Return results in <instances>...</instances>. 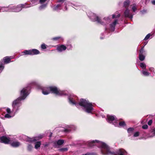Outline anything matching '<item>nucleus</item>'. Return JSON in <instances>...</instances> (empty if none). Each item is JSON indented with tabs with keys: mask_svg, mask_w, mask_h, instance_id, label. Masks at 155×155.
<instances>
[{
	"mask_svg": "<svg viewBox=\"0 0 155 155\" xmlns=\"http://www.w3.org/2000/svg\"><path fill=\"white\" fill-rule=\"evenodd\" d=\"M49 87L50 92L60 96H67L68 102L70 104L74 105L78 108L81 107L83 110L87 113H92L93 110V106L92 103L88 100L81 99L78 103L77 97L73 94H69L67 91H61L55 86Z\"/></svg>",
	"mask_w": 155,
	"mask_h": 155,
	"instance_id": "1",
	"label": "nucleus"
},
{
	"mask_svg": "<svg viewBox=\"0 0 155 155\" xmlns=\"http://www.w3.org/2000/svg\"><path fill=\"white\" fill-rule=\"evenodd\" d=\"M85 143L87 146L92 147L97 145L100 149L101 153L104 155H127V152L123 149H120L114 152L111 150V148L105 143L97 140H90Z\"/></svg>",
	"mask_w": 155,
	"mask_h": 155,
	"instance_id": "2",
	"label": "nucleus"
},
{
	"mask_svg": "<svg viewBox=\"0 0 155 155\" xmlns=\"http://www.w3.org/2000/svg\"><path fill=\"white\" fill-rule=\"evenodd\" d=\"M38 85V83L36 81H33L28 83L27 87L22 89L21 91L20 96L13 102L12 104L13 109L12 112L15 113L19 110V107L21 104V101L24 100L29 94L31 87L33 86Z\"/></svg>",
	"mask_w": 155,
	"mask_h": 155,
	"instance_id": "3",
	"label": "nucleus"
},
{
	"mask_svg": "<svg viewBox=\"0 0 155 155\" xmlns=\"http://www.w3.org/2000/svg\"><path fill=\"white\" fill-rule=\"evenodd\" d=\"M87 15L92 21H96L97 23L102 25H105L106 24H107L108 21L110 20L108 17H105L103 20H101L97 15L91 12H88Z\"/></svg>",
	"mask_w": 155,
	"mask_h": 155,
	"instance_id": "4",
	"label": "nucleus"
},
{
	"mask_svg": "<svg viewBox=\"0 0 155 155\" xmlns=\"http://www.w3.org/2000/svg\"><path fill=\"white\" fill-rule=\"evenodd\" d=\"M107 120L108 123L112 124L115 127L118 126V120L114 115H107Z\"/></svg>",
	"mask_w": 155,
	"mask_h": 155,
	"instance_id": "5",
	"label": "nucleus"
},
{
	"mask_svg": "<svg viewBox=\"0 0 155 155\" xmlns=\"http://www.w3.org/2000/svg\"><path fill=\"white\" fill-rule=\"evenodd\" d=\"M27 4H19L17 6H11V12H18L21 11L22 8H27L26 5Z\"/></svg>",
	"mask_w": 155,
	"mask_h": 155,
	"instance_id": "6",
	"label": "nucleus"
},
{
	"mask_svg": "<svg viewBox=\"0 0 155 155\" xmlns=\"http://www.w3.org/2000/svg\"><path fill=\"white\" fill-rule=\"evenodd\" d=\"M11 62V58H8V56L4 57L3 60L0 62V73L2 71L4 68L5 64H8Z\"/></svg>",
	"mask_w": 155,
	"mask_h": 155,
	"instance_id": "7",
	"label": "nucleus"
},
{
	"mask_svg": "<svg viewBox=\"0 0 155 155\" xmlns=\"http://www.w3.org/2000/svg\"><path fill=\"white\" fill-rule=\"evenodd\" d=\"M124 15L125 17L129 18L132 20L134 14L130 12L129 8L125 9L124 12Z\"/></svg>",
	"mask_w": 155,
	"mask_h": 155,
	"instance_id": "8",
	"label": "nucleus"
},
{
	"mask_svg": "<svg viewBox=\"0 0 155 155\" xmlns=\"http://www.w3.org/2000/svg\"><path fill=\"white\" fill-rule=\"evenodd\" d=\"M65 128H64L63 130L65 133H68L72 130H74L76 129V127L74 125H67L65 126Z\"/></svg>",
	"mask_w": 155,
	"mask_h": 155,
	"instance_id": "9",
	"label": "nucleus"
},
{
	"mask_svg": "<svg viewBox=\"0 0 155 155\" xmlns=\"http://www.w3.org/2000/svg\"><path fill=\"white\" fill-rule=\"evenodd\" d=\"M43 137V135L40 134L38 136L32 138H28L27 140V141L30 142H34L36 141L37 140L41 139Z\"/></svg>",
	"mask_w": 155,
	"mask_h": 155,
	"instance_id": "10",
	"label": "nucleus"
},
{
	"mask_svg": "<svg viewBox=\"0 0 155 155\" xmlns=\"http://www.w3.org/2000/svg\"><path fill=\"white\" fill-rule=\"evenodd\" d=\"M10 141L9 138L5 136H2L0 137V142L5 144H8Z\"/></svg>",
	"mask_w": 155,
	"mask_h": 155,
	"instance_id": "11",
	"label": "nucleus"
},
{
	"mask_svg": "<svg viewBox=\"0 0 155 155\" xmlns=\"http://www.w3.org/2000/svg\"><path fill=\"white\" fill-rule=\"evenodd\" d=\"M64 143L63 140H58L53 143V146L54 147H58L59 146L62 145Z\"/></svg>",
	"mask_w": 155,
	"mask_h": 155,
	"instance_id": "12",
	"label": "nucleus"
},
{
	"mask_svg": "<svg viewBox=\"0 0 155 155\" xmlns=\"http://www.w3.org/2000/svg\"><path fill=\"white\" fill-rule=\"evenodd\" d=\"M118 20L115 19L114 21L110 25V30L111 31H114L115 30L116 25L117 24Z\"/></svg>",
	"mask_w": 155,
	"mask_h": 155,
	"instance_id": "13",
	"label": "nucleus"
},
{
	"mask_svg": "<svg viewBox=\"0 0 155 155\" xmlns=\"http://www.w3.org/2000/svg\"><path fill=\"white\" fill-rule=\"evenodd\" d=\"M42 91V93L44 95H47L50 93L49 87H40Z\"/></svg>",
	"mask_w": 155,
	"mask_h": 155,
	"instance_id": "14",
	"label": "nucleus"
},
{
	"mask_svg": "<svg viewBox=\"0 0 155 155\" xmlns=\"http://www.w3.org/2000/svg\"><path fill=\"white\" fill-rule=\"evenodd\" d=\"M53 11L59 12L62 9V5L61 4H58L51 6Z\"/></svg>",
	"mask_w": 155,
	"mask_h": 155,
	"instance_id": "15",
	"label": "nucleus"
},
{
	"mask_svg": "<svg viewBox=\"0 0 155 155\" xmlns=\"http://www.w3.org/2000/svg\"><path fill=\"white\" fill-rule=\"evenodd\" d=\"M67 47L64 45H58L57 46V50L59 52H61L65 50Z\"/></svg>",
	"mask_w": 155,
	"mask_h": 155,
	"instance_id": "16",
	"label": "nucleus"
},
{
	"mask_svg": "<svg viewBox=\"0 0 155 155\" xmlns=\"http://www.w3.org/2000/svg\"><path fill=\"white\" fill-rule=\"evenodd\" d=\"M130 3V0H125L123 3V7L126 9H128Z\"/></svg>",
	"mask_w": 155,
	"mask_h": 155,
	"instance_id": "17",
	"label": "nucleus"
},
{
	"mask_svg": "<svg viewBox=\"0 0 155 155\" xmlns=\"http://www.w3.org/2000/svg\"><path fill=\"white\" fill-rule=\"evenodd\" d=\"M38 0H31V4L29 5L27 4V5H26V8H29L37 5L38 4Z\"/></svg>",
	"mask_w": 155,
	"mask_h": 155,
	"instance_id": "18",
	"label": "nucleus"
},
{
	"mask_svg": "<svg viewBox=\"0 0 155 155\" xmlns=\"http://www.w3.org/2000/svg\"><path fill=\"white\" fill-rule=\"evenodd\" d=\"M11 6H9L8 7H2L0 8L2 12H11L10 9Z\"/></svg>",
	"mask_w": 155,
	"mask_h": 155,
	"instance_id": "19",
	"label": "nucleus"
},
{
	"mask_svg": "<svg viewBox=\"0 0 155 155\" xmlns=\"http://www.w3.org/2000/svg\"><path fill=\"white\" fill-rule=\"evenodd\" d=\"M31 55H34L39 54L40 53V51L38 50L33 49H31Z\"/></svg>",
	"mask_w": 155,
	"mask_h": 155,
	"instance_id": "20",
	"label": "nucleus"
},
{
	"mask_svg": "<svg viewBox=\"0 0 155 155\" xmlns=\"http://www.w3.org/2000/svg\"><path fill=\"white\" fill-rule=\"evenodd\" d=\"M38 8V9L40 11H41L45 9L48 3H44L43 4H41Z\"/></svg>",
	"mask_w": 155,
	"mask_h": 155,
	"instance_id": "21",
	"label": "nucleus"
},
{
	"mask_svg": "<svg viewBox=\"0 0 155 155\" xmlns=\"http://www.w3.org/2000/svg\"><path fill=\"white\" fill-rule=\"evenodd\" d=\"M11 145L14 147H17L20 145V143L18 141H15L12 142Z\"/></svg>",
	"mask_w": 155,
	"mask_h": 155,
	"instance_id": "22",
	"label": "nucleus"
},
{
	"mask_svg": "<svg viewBox=\"0 0 155 155\" xmlns=\"http://www.w3.org/2000/svg\"><path fill=\"white\" fill-rule=\"evenodd\" d=\"M131 6H132L131 9L132 11L134 12H135L137 10V6L136 4L134 3L131 5Z\"/></svg>",
	"mask_w": 155,
	"mask_h": 155,
	"instance_id": "23",
	"label": "nucleus"
},
{
	"mask_svg": "<svg viewBox=\"0 0 155 155\" xmlns=\"http://www.w3.org/2000/svg\"><path fill=\"white\" fill-rule=\"evenodd\" d=\"M22 53H23L24 55H31V49L25 50L22 52Z\"/></svg>",
	"mask_w": 155,
	"mask_h": 155,
	"instance_id": "24",
	"label": "nucleus"
},
{
	"mask_svg": "<svg viewBox=\"0 0 155 155\" xmlns=\"http://www.w3.org/2000/svg\"><path fill=\"white\" fill-rule=\"evenodd\" d=\"M41 144V142L40 141H38L35 143V148L37 149L39 148Z\"/></svg>",
	"mask_w": 155,
	"mask_h": 155,
	"instance_id": "25",
	"label": "nucleus"
},
{
	"mask_svg": "<svg viewBox=\"0 0 155 155\" xmlns=\"http://www.w3.org/2000/svg\"><path fill=\"white\" fill-rule=\"evenodd\" d=\"M144 46L141 48L140 50L139 55H144L145 54V51L144 50Z\"/></svg>",
	"mask_w": 155,
	"mask_h": 155,
	"instance_id": "26",
	"label": "nucleus"
},
{
	"mask_svg": "<svg viewBox=\"0 0 155 155\" xmlns=\"http://www.w3.org/2000/svg\"><path fill=\"white\" fill-rule=\"evenodd\" d=\"M141 72L143 74L144 76H149L150 74V73H149L148 72L145 71L143 70L141 71Z\"/></svg>",
	"mask_w": 155,
	"mask_h": 155,
	"instance_id": "27",
	"label": "nucleus"
},
{
	"mask_svg": "<svg viewBox=\"0 0 155 155\" xmlns=\"http://www.w3.org/2000/svg\"><path fill=\"white\" fill-rule=\"evenodd\" d=\"M78 4H79L76 3L73 5L75 6V7H74V8L76 10L79 9L81 8V6Z\"/></svg>",
	"mask_w": 155,
	"mask_h": 155,
	"instance_id": "28",
	"label": "nucleus"
},
{
	"mask_svg": "<svg viewBox=\"0 0 155 155\" xmlns=\"http://www.w3.org/2000/svg\"><path fill=\"white\" fill-rule=\"evenodd\" d=\"M139 59L140 61H142L145 59V55H139Z\"/></svg>",
	"mask_w": 155,
	"mask_h": 155,
	"instance_id": "29",
	"label": "nucleus"
},
{
	"mask_svg": "<svg viewBox=\"0 0 155 155\" xmlns=\"http://www.w3.org/2000/svg\"><path fill=\"white\" fill-rule=\"evenodd\" d=\"M140 66L142 69H145L146 68V65L143 62L141 63L140 64Z\"/></svg>",
	"mask_w": 155,
	"mask_h": 155,
	"instance_id": "30",
	"label": "nucleus"
},
{
	"mask_svg": "<svg viewBox=\"0 0 155 155\" xmlns=\"http://www.w3.org/2000/svg\"><path fill=\"white\" fill-rule=\"evenodd\" d=\"M61 39L62 40L63 38L61 37L58 36L56 37L53 38L51 39V40L53 41H58L59 39Z\"/></svg>",
	"mask_w": 155,
	"mask_h": 155,
	"instance_id": "31",
	"label": "nucleus"
},
{
	"mask_svg": "<svg viewBox=\"0 0 155 155\" xmlns=\"http://www.w3.org/2000/svg\"><path fill=\"white\" fill-rule=\"evenodd\" d=\"M126 125V124L124 121H121L119 122V124H118V126H125Z\"/></svg>",
	"mask_w": 155,
	"mask_h": 155,
	"instance_id": "32",
	"label": "nucleus"
},
{
	"mask_svg": "<svg viewBox=\"0 0 155 155\" xmlns=\"http://www.w3.org/2000/svg\"><path fill=\"white\" fill-rule=\"evenodd\" d=\"M68 150V148L67 147L61 148L59 149V150L60 151L64 152V151H67Z\"/></svg>",
	"mask_w": 155,
	"mask_h": 155,
	"instance_id": "33",
	"label": "nucleus"
},
{
	"mask_svg": "<svg viewBox=\"0 0 155 155\" xmlns=\"http://www.w3.org/2000/svg\"><path fill=\"white\" fill-rule=\"evenodd\" d=\"M140 13L142 15H144L147 12V10L145 9H143L140 11Z\"/></svg>",
	"mask_w": 155,
	"mask_h": 155,
	"instance_id": "34",
	"label": "nucleus"
},
{
	"mask_svg": "<svg viewBox=\"0 0 155 155\" xmlns=\"http://www.w3.org/2000/svg\"><path fill=\"white\" fill-rule=\"evenodd\" d=\"M32 148L33 147L31 144H28V146L27 150L28 151H31L32 150Z\"/></svg>",
	"mask_w": 155,
	"mask_h": 155,
	"instance_id": "35",
	"label": "nucleus"
},
{
	"mask_svg": "<svg viewBox=\"0 0 155 155\" xmlns=\"http://www.w3.org/2000/svg\"><path fill=\"white\" fill-rule=\"evenodd\" d=\"M120 14H118L117 15H116L115 14H113L112 15V18H118L120 17Z\"/></svg>",
	"mask_w": 155,
	"mask_h": 155,
	"instance_id": "36",
	"label": "nucleus"
},
{
	"mask_svg": "<svg viewBox=\"0 0 155 155\" xmlns=\"http://www.w3.org/2000/svg\"><path fill=\"white\" fill-rule=\"evenodd\" d=\"M134 130V129L133 128H129L127 129V132L129 134L132 133L133 132Z\"/></svg>",
	"mask_w": 155,
	"mask_h": 155,
	"instance_id": "37",
	"label": "nucleus"
},
{
	"mask_svg": "<svg viewBox=\"0 0 155 155\" xmlns=\"http://www.w3.org/2000/svg\"><path fill=\"white\" fill-rule=\"evenodd\" d=\"M151 36V34L150 33L148 34L145 37V38L143 40L144 41H146L148 39L150 38Z\"/></svg>",
	"mask_w": 155,
	"mask_h": 155,
	"instance_id": "38",
	"label": "nucleus"
},
{
	"mask_svg": "<svg viewBox=\"0 0 155 155\" xmlns=\"http://www.w3.org/2000/svg\"><path fill=\"white\" fill-rule=\"evenodd\" d=\"M66 47L68 50H71L72 48V46L71 45H67Z\"/></svg>",
	"mask_w": 155,
	"mask_h": 155,
	"instance_id": "39",
	"label": "nucleus"
},
{
	"mask_svg": "<svg viewBox=\"0 0 155 155\" xmlns=\"http://www.w3.org/2000/svg\"><path fill=\"white\" fill-rule=\"evenodd\" d=\"M41 48L43 49H45L46 48V45L44 44L41 45Z\"/></svg>",
	"mask_w": 155,
	"mask_h": 155,
	"instance_id": "40",
	"label": "nucleus"
},
{
	"mask_svg": "<svg viewBox=\"0 0 155 155\" xmlns=\"http://www.w3.org/2000/svg\"><path fill=\"white\" fill-rule=\"evenodd\" d=\"M139 132H137L135 133L134 134V137H138L139 136Z\"/></svg>",
	"mask_w": 155,
	"mask_h": 155,
	"instance_id": "41",
	"label": "nucleus"
},
{
	"mask_svg": "<svg viewBox=\"0 0 155 155\" xmlns=\"http://www.w3.org/2000/svg\"><path fill=\"white\" fill-rule=\"evenodd\" d=\"M5 118H9L12 117L9 115V114H5Z\"/></svg>",
	"mask_w": 155,
	"mask_h": 155,
	"instance_id": "42",
	"label": "nucleus"
},
{
	"mask_svg": "<svg viewBox=\"0 0 155 155\" xmlns=\"http://www.w3.org/2000/svg\"><path fill=\"white\" fill-rule=\"evenodd\" d=\"M149 70L150 71L153 72V73H155V72L154 71V69L153 68L151 67L149 68Z\"/></svg>",
	"mask_w": 155,
	"mask_h": 155,
	"instance_id": "43",
	"label": "nucleus"
},
{
	"mask_svg": "<svg viewBox=\"0 0 155 155\" xmlns=\"http://www.w3.org/2000/svg\"><path fill=\"white\" fill-rule=\"evenodd\" d=\"M66 0H58L57 2L58 3H60V4L61 5L63 2H64Z\"/></svg>",
	"mask_w": 155,
	"mask_h": 155,
	"instance_id": "44",
	"label": "nucleus"
},
{
	"mask_svg": "<svg viewBox=\"0 0 155 155\" xmlns=\"http://www.w3.org/2000/svg\"><path fill=\"white\" fill-rule=\"evenodd\" d=\"M143 2H144V3L146 5L148 4L150 2V0H142Z\"/></svg>",
	"mask_w": 155,
	"mask_h": 155,
	"instance_id": "45",
	"label": "nucleus"
},
{
	"mask_svg": "<svg viewBox=\"0 0 155 155\" xmlns=\"http://www.w3.org/2000/svg\"><path fill=\"white\" fill-rule=\"evenodd\" d=\"M148 126L147 125H144L142 126V128L144 129H146L148 128Z\"/></svg>",
	"mask_w": 155,
	"mask_h": 155,
	"instance_id": "46",
	"label": "nucleus"
},
{
	"mask_svg": "<svg viewBox=\"0 0 155 155\" xmlns=\"http://www.w3.org/2000/svg\"><path fill=\"white\" fill-rule=\"evenodd\" d=\"M94 154L93 153L87 152L85 154H83L81 155H93Z\"/></svg>",
	"mask_w": 155,
	"mask_h": 155,
	"instance_id": "47",
	"label": "nucleus"
},
{
	"mask_svg": "<svg viewBox=\"0 0 155 155\" xmlns=\"http://www.w3.org/2000/svg\"><path fill=\"white\" fill-rule=\"evenodd\" d=\"M47 0H39V2L41 4H43Z\"/></svg>",
	"mask_w": 155,
	"mask_h": 155,
	"instance_id": "48",
	"label": "nucleus"
},
{
	"mask_svg": "<svg viewBox=\"0 0 155 155\" xmlns=\"http://www.w3.org/2000/svg\"><path fill=\"white\" fill-rule=\"evenodd\" d=\"M152 120H150L148 122V124L149 125H151L152 124Z\"/></svg>",
	"mask_w": 155,
	"mask_h": 155,
	"instance_id": "49",
	"label": "nucleus"
},
{
	"mask_svg": "<svg viewBox=\"0 0 155 155\" xmlns=\"http://www.w3.org/2000/svg\"><path fill=\"white\" fill-rule=\"evenodd\" d=\"M6 111L8 114H10L11 112V109L8 108L6 109Z\"/></svg>",
	"mask_w": 155,
	"mask_h": 155,
	"instance_id": "50",
	"label": "nucleus"
},
{
	"mask_svg": "<svg viewBox=\"0 0 155 155\" xmlns=\"http://www.w3.org/2000/svg\"><path fill=\"white\" fill-rule=\"evenodd\" d=\"M152 3L154 5H155V0H153L152 1Z\"/></svg>",
	"mask_w": 155,
	"mask_h": 155,
	"instance_id": "51",
	"label": "nucleus"
},
{
	"mask_svg": "<svg viewBox=\"0 0 155 155\" xmlns=\"http://www.w3.org/2000/svg\"><path fill=\"white\" fill-rule=\"evenodd\" d=\"M64 10H67V7H66V6H65V7L64 9Z\"/></svg>",
	"mask_w": 155,
	"mask_h": 155,
	"instance_id": "52",
	"label": "nucleus"
},
{
	"mask_svg": "<svg viewBox=\"0 0 155 155\" xmlns=\"http://www.w3.org/2000/svg\"><path fill=\"white\" fill-rule=\"evenodd\" d=\"M147 42H145L144 43V45L143 46H144L147 44Z\"/></svg>",
	"mask_w": 155,
	"mask_h": 155,
	"instance_id": "53",
	"label": "nucleus"
},
{
	"mask_svg": "<svg viewBox=\"0 0 155 155\" xmlns=\"http://www.w3.org/2000/svg\"><path fill=\"white\" fill-rule=\"evenodd\" d=\"M8 58H11V60L12 58V56L8 57Z\"/></svg>",
	"mask_w": 155,
	"mask_h": 155,
	"instance_id": "54",
	"label": "nucleus"
},
{
	"mask_svg": "<svg viewBox=\"0 0 155 155\" xmlns=\"http://www.w3.org/2000/svg\"><path fill=\"white\" fill-rule=\"evenodd\" d=\"M52 133H51V134H50V136H49V137H51V136H52Z\"/></svg>",
	"mask_w": 155,
	"mask_h": 155,
	"instance_id": "55",
	"label": "nucleus"
},
{
	"mask_svg": "<svg viewBox=\"0 0 155 155\" xmlns=\"http://www.w3.org/2000/svg\"><path fill=\"white\" fill-rule=\"evenodd\" d=\"M100 38L101 39H103V38L102 37H101Z\"/></svg>",
	"mask_w": 155,
	"mask_h": 155,
	"instance_id": "56",
	"label": "nucleus"
},
{
	"mask_svg": "<svg viewBox=\"0 0 155 155\" xmlns=\"http://www.w3.org/2000/svg\"><path fill=\"white\" fill-rule=\"evenodd\" d=\"M118 13V12H116V13L117 14Z\"/></svg>",
	"mask_w": 155,
	"mask_h": 155,
	"instance_id": "57",
	"label": "nucleus"
},
{
	"mask_svg": "<svg viewBox=\"0 0 155 155\" xmlns=\"http://www.w3.org/2000/svg\"><path fill=\"white\" fill-rule=\"evenodd\" d=\"M154 135H155V132L154 133Z\"/></svg>",
	"mask_w": 155,
	"mask_h": 155,
	"instance_id": "58",
	"label": "nucleus"
},
{
	"mask_svg": "<svg viewBox=\"0 0 155 155\" xmlns=\"http://www.w3.org/2000/svg\"><path fill=\"white\" fill-rule=\"evenodd\" d=\"M47 145H45V147H46V146Z\"/></svg>",
	"mask_w": 155,
	"mask_h": 155,
	"instance_id": "59",
	"label": "nucleus"
},
{
	"mask_svg": "<svg viewBox=\"0 0 155 155\" xmlns=\"http://www.w3.org/2000/svg\"><path fill=\"white\" fill-rule=\"evenodd\" d=\"M120 4V2H119V4Z\"/></svg>",
	"mask_w": 155,
	"mask_h": 155,
	"instance_id": "60",
	"label": "nucleus"
}]
</instances>
